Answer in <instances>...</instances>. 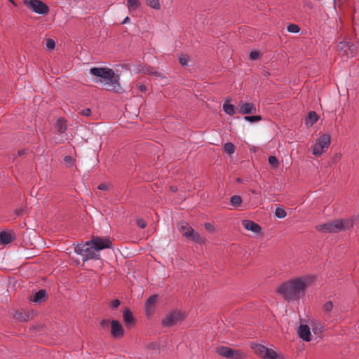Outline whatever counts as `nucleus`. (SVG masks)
Here are the masks:
<instances>
[{
    "label": "nucleus",
    "mask_w": 359,
    "mask_h": 359,
    "mask_svg": "<svg viewBox=\"0 0 359 359\" xmlns=\"http://www.w3.org/2000/svg\"><path fill=\"white\" fill-rule=\"evenodd\" d=\"M313 280L314 277L309 276L295 278L283 283L278 289V292L287 301L297 299Z\"/></svg>",
    "instance_id": "1"
},
{
    "label": "nucleus",
    "mask_w": 359,
    "mask_h": 359,
    "mask_svg": "<svg viewBox=\"0 0 359 359\" xmlns=\"http://www.w3.org/2000/svg\"><path fill=\"white\" fill-rule=\"evenodd\" d=\"M205 228H206L207 229H209V230H210V228H211V224H209V223H206V224H205Z\"/></svg>",
    "instance_id": "47"
},
{
    "label": "nucleus",
    "mask_w": 359,
    "mask_h": 359,
    "mask_svg": "<svg viewBox=\"0 0 359 359\" xmlns=\"http://www.w3.org/2000/svg\"><path fill=\"white\" fill-rule=\"evenodd\" d=\"M109 321L108 320H103L102 322H101V325L103 326V327H105L107 326L108 324H109Z\"/></svg>",
    "instance_id": "41"
},
{
    "label": "nucleus",
    "mask_w": 359,
    "mask_h": 359,
    "mask_svg": "<svg viewBox=\"0 0 359 359\" xmlns=\"http://www.w3.org/2000/svg\"><path fill=\"white\" fill-rule=\"evenodd\" d=\"M298 334L299 337L306 341H310L311 339L310 328L306 325H301L299 326Z\"/></svg>",
    "instance_id": "15"
},
{
    "label": "nucleus",
    "mask_w": 359,
    "mask_h": 359,
    "mask_svg": "<svg viewBox=\"0 0 359 359\" xmlns=\"http://www.w3.org/2000/svg\"><path fill=\"white\" fill-rule=\"evenodd\" d=\"M242 224L243 227L248 231H251L254 233L261 232L262 229L260 226L255 222L248 219H244L242 221Z\"/></svg>",
    "instance_id": "16"
},
{
    "label": "nucleus",
    "mask_w": 359,
    "mask_h": 359,
    "mask_svg": "<svg viewBox=\"0 0 359 359\" xmlns=\"http://www.w3.org/2000/svg\"><path fill=\"white\" fill-rule=\"evenodd\" d=\"M64 163L66 166L70 168L74 165V159L70 156H65L64 157Z\"/></svg>",
    "instance_id": "31"
},
{
    "label": "nucleus",
    "mask_w": 359,
    "mask_h": 359,
    "mask_svg": "<svg viewBox=\"0 0 359 359\" xmlns=\"http://www.w3.org/2000/svg\"><path fill=\"white\" fill-rule=\"evenodd\" d=\"M74 251L77 255L83 257V262H85L90 259L98 260L100 259V255H95L90 251V248L87 245V241L85 243L78 244L74 248Z\"/></svg>",
    "instance_id": "6"
},
{
    "label": "nucleus",
    "mask_w": 359,
    "mask_h": 359,
    "mask_svg": "<svg viewBox=\"0 0 359 359\" xmlns=\"http://www.w3.org/2000/svg\"><path fill=\"white\" fill-rule=\"evenodd\" d=\"M140 5L139 0H127V6L130 13L136 11Z\"/></svg>",
    "instance_id": "24"
},
{
    "label": "nucleus",
    "mask_w": 359,
    "mask_h": 359,
    "mask_svg": "<svg viewBox=\"0 0 359 359\" xmlns=\"http://www.w3.org/2000/svg\"><path fill=\"white\" fill-rule=\"evenodd\" d=\"M13 240V235L11 232L2 231L0 232V243L8 244Z\"/></svg>",
    "instance_id": "20"
},
{
    "label": "nucleus",
    "mask_w": 359,
    "mask_h": 359,
    "mask_svg": "<svg viewBox=\"0 0 359 359\" xmlns=\"http://www.w3.org/2000/svg\"><path fill=\"white\" fill-rule=\"evenodd\" d=\"M80 112H91V111L90 108H86L82 109Z\"/></svg>",
    "instance_id": "46"
},
{
    "label": "nucleus",
    "mask_w": 359,
    "mask_h": 359,
    "mask_svg": "<svg viewBox=\"0 0 359 359\" xmlns=\"http://www.w3.org/2000/svg\"><path fill=\"white\" fill-rule=\"evenodd\" d=\"M55 128L60 133H63L67 130V121L63 118H59L55 123Z\"/></svg>",
    "instance_id": "23"
},
{
    "label": "nucleus",
    "mask_w": 359,
    "mask_h": 359,
    "mask_svg": "<svg viewBox=\"0 0 359 359\" xmlns=\"http://www.w3.org/2000/svg\"><path fill=\"white\" fill-rule=\"evenodd\" d=\"M140 89L141 91H144V90H146V87L144 85H141L140 86Z\"/></svg>",
    "instance_id": "48"
},
{
    "label": "nucleus",
    "mask_w": 359,
    "mask_h": 359,
    "mask_svg": "<svg viewBox=\"0 0 359 359\" xmlns=\"http://www.w3.org/2000/svg\"><path fill=\"white\" fill-rule=\"evenodd\" d=\"M46 46L48 50H53L55 47V42L52 39H48L46 40Z\"/></svg>",
    "instance_id": "34"
},
{
    "label": "nucleus",
    "mask_w": 359,
    "mask_h": 359,
    "mask_svg": "<svg viewBox=\"0 0 359 359\" xmlns=\"http://www.w3.org/2000/svg\"><path fill=\"white\" fill-rule=\"evenodd\" d=\"M123 318L126 325L128 327H131L135 325V320L132 312L129 309L126 308L123 311Z\"/></svg>",
    "instance_id": "17"
},
{
    "label": "nucleus",
    "mask_w": 359,
    "mask_h": 359,
    "mask_svg": "<svg viewBox=\"0 0 359 359\" xmlns=\"http://www.w3.org/2000/svg\"><path fill=\"white\" fill-rule=\"evenodd\" d=\"M184 318V316L182 313L179 311H172L162 320V325L164 327H171L182 321Z\"/></svg>",
    "instance_id": "10"
},
{
    "label": "nucleus",
    "mask_w": 359,
    "mask_h": 359,
    "mask_svg": "<svg viewBox=\"0 0 359 359\" xmlns=\"http://www.w3.org/2000/svg\"><path fill=\"white\" fill-rule=\"evenodd\" d=\"M244 120L246 121H249L251 123H255L258 121H260L262 119L261 116L256 115V116H246L244 118Z\"/></svg>",
    "instance_id": "30"
},
{
    "label": "nucleus",
    "mask_w": 359,
    "mask_h": 359,
    "mask_svg": "<svg viewBox=\"0 0 359 359\" xmlns=\"http://www.w3.org/2000/svg\"><path fill=\"white\" fill-rule=\"evenodd\" d=\"M287 215V213L285 212V210L280 208V207H278L276 208V210H275V216L279 219H283V218H285Z\"/></svg>",
    "instance_id": "27"
},
{
    "label": "nucleus",
    "mask_w": 359,
    "mask_h": 359,
    "mask_svg": "<svg viewBox=\"0 0 359 359\" xmlns=\"http://www.w3.org/2000/svg\"><path fill=\"white\" fill-rule=\"evenodd\" d=\"M337 50L340 55L353 57L357 55L358 47L356 45L346 41H340L337 45Z\"/></svg>",
    "instance_id": "8"
},
{
    "label": "nucleus",
    "mask_w": 359,
    "mask_h": 359,
    "mask_svg": "<svg viewBox=\"0 0 359 359\" xmlns=\"http://www.w3.org/2000/svg\"><path fill=\"white\" fill-rule=\"evenodd\" d=\"M330 144V136L327 134L320 135L316 142L311 146V151L316 156H320L324 154Z\"/></svg>",
    "instance_id": "5"
},
{
    "label": "nucleus",
    "mask_w": 359,
    "mask_h": 359,
    "mask_svg": "<svg viewBox=\"0 0 359 359\" xmlns=\"http://www.w3.org/2000/svg\"><path fill=\"white\" fill-rule=\"evenodd\" d=\"M357 217L353 219L331 220L323 224L316 226L318 231L323 233H337L341 231L348 229L353 226L356 220Z\"/></svg>",
    "instance_id": "3"
},
{
    "label": "nucleus",
    "mask_w": 359,
    "mask_h": 359,
    "mask_svg": "<svg viewBox=\"0 0 359 359\" xmlns=\"http://www.w3.org/2000/svg\"><path fill=\"white\" fill-rule=\"evenodd\" d=\"M319 119L318 114H308L305 118V124L307 128L313 126V125Z\"/></svg>",
    "instance_id": "21"
},
{
    "label": "nucleus",
    "mask_w": 359,
    "mask_h": 359,
    "mask_svg": "<svg viewBox=\"0 0 359 359\" xmlns=\"http://www.w3.org/2000/svg\"><path fill=\"white\" fill-rule=\"evenodd\" d=\"M189 61V57L187 55H183L180 57V63L182 66H187L188 65V62Z\"/></svg>",
    "instance_id": "35"
},
{
    "label": "nucleus",
    "mask_w": 359,
    "mask_h": 359,
    "mask_svg": "<svg viewBox=\"0 0 359 359\" xmlns=\"http://www.w3.org/2000/svg\"><path fill=\"white\" fill-rule=\"evenodd\" d=\"M323 311L325 316L327 318L332 317L334 314L337 313L338 310L334 306L332 302L327 301L323 305Z\"/></svg>",
    "instance_id": "14"
},
{
    "label": "nucleus",
    "mask_w": 359,
    "mask_h": 359,
    "mask_svg": "<svg viewBox=\"0 0 359 359\" xmlns=\"http://www.w3.org/2000/svg\"><path fill=\"white\" fill-rule=\"evenodd\" d=\"M157 301V295H152L147 300L145 304V311L147 315H151L152 313Z\"/></svg>",
    "instance_id": "18"
},
{
    "label": "nucleus",
    "mask_w": 359,
    "mask_h": 359,
    "mask_svg": "<svg viewBox=\"0 0 359 359\" xmlns=\"http://www.w3.org/2000/svg\"><path fill=\"white\" fill-rule=\"evenodd\" d=\"M90 73L99 78L104 88L115 93L121 92V86L119 83L120 76L115 72L108 67H93L90 69Z\"/></svg>",
    "instance_id": "2"
},
{
    "label": "nucleus",
    "mask_w": 359,
    "mask_h": 359,
    "mask_svg": "<svg viewBox=\"0 0 359 359\" xmlns=\"http://www.w3.org/2000/svg\"><path fill=\"white\" fill-rule=\"evenodd\" d=\"M256 111V107L253 103H243L240 106L239 112H252Z\"/></svg>",
    "instance_id": "22"
},
{
    "label": "nucleus",
    "mask_w": 359,
    "mask_h": 359,
    "mask_svg": "<svg viewBox=\"0 0 359 359\" xmlns=\"http://www.w3.org/2000/svg\"><path fill=\"white\" fill-rule=\"evenodd\" d=\"M24 4L33 12L40 15H47L49 12L48 6L40 0H24Z\"/></svg>",
    "instance_id": "7"
},
{
    "label": "nucleus",
    "mask_w": 359,
    "mask_h": 359,
    "mask_svg": "<svg viewBox=\"0 0 359 359\" xmlns=\"http://www.w3.org/2000/svg\"><path fill=\"white\" fill-rule=\"evenodd\" d=\"M137 224L140 228L144 229L147 226V222L142 219H139L137 221Z\"/></svg>",
    "instance_id": "38"
},
{
    "label": "nucleus",
    "mask_w": 359,
    "mask_h": 359,
    "mask_svg": "<svg viewBox=\"0 0 359 359\" xmlns=\"http://www.w3.org/2000/svg\"><path fill=\"white\" fill-rule=\"evenodd\" d=\"M98 189L100 190H106L107 189V185L106 184H100L98 186Z\"/></svg>",
    "instance_id": "40"
},
{
    "label": "nucleus",
    "mask_w": 359,
    "mask_h": 359,
    "mask_svg": "<svg viewBox=\"0 0 359 359\" xmlns=\"http://www.w3.org/2000/svg\"><path fill=\"white\" fill-rule=\"evenodd\" d=\"M251 347L257 355L264 359H276L278 357L276 351L264 345L253 343Z\"/></svg>",
    "instance_id": "9"
},
{
    "label": "nucleus",
    "mask_w": 359,
    "mask_h": 359,
    "mask_svg": "<svg viewBox=\"0 0 359 359\" xmlns=\"http://www.w3.org/2000/svg\"><path fill=\"white\" fill-rule=\"evenodd\" d=\"M242 201H243V200H242L241 197L238 195H234V196H231L230 198V203L234 208L239 207L241 205Z\"/></svg>",
    "instance_id": "25"
},
{
    "label": "nucleus",
    "mask_w": 359,
    "mask_h": 359,
    "mask_svg": "<svg viewBox=\"0 0 359 359\" xmlns=\"http://www.w3.org/2000/svg\"><path fill=\"white\" fill-rule=\"evenodd\" d=\"M47 296L46 290L42 289L35 293L34 297L31 298V301L35 303H41L46 299Z\"/></svg>",
    "instance_id": "19"
},
{
    "label": "nucleus",
    "mask_w": 359,
    "mask_h": 359,
    "mask_svg": "<svg viewBox=\"0 0 359 359\" xmlns=\"http://www.w3.org/2000/svg\"><path fill=\"white\" fill-rule=\"evenodd\" d=\"M147 71L149 74H154L155 73L154 69L152 67H150Z\"/></svg>",
    "instance_id": "44"
},
{
    "label": "nucleus",
    "mask_w": 359,
    "mask_h": 359,
    "mask_svg": "<svg viewBox=\"0 0 359 359\" xmlns=\"http://www.w3.org/2000/svg\"><path fill=\"white\" fill-rule=\"evenodd\" d=\"M11 4H13L15 6H17V4H15L14 0H8Z\"/></svg>",
    "instance_id": "49"
},
{
    "label": "nucleus",
    "mask_w": 359,
    "mask_h": 359,
    "mask_svg": "<svg viewBox=\"0 0 359 359\" xmlns=\"http://www.w3.org/2000/svg\"><path fill=\"white\" fill-rule=\"evenodd\" d=\"M217 352L221 356L229 359H242L243 357V353L241 351L233 350L227 346H219L217 348Z\"/></svg>",
    "instance_id": "11"
},
{
    "label": "nucleus",
    "mask_w": 359,
    "mask_h": 359,
    "mask_svg": "<svg viewBox=\"0 0 359 359\" xmlns=\"http://www.w3.org/2000/svg\"><path fill=\"white\" fill-rule=\"evenodd\" d=\"M171 190L172 191H175L177 190V189L175 187H171Z\"/></svg>",
    "instance_id": "50"
},
{
    "label": "nucleus",
    "mask_w": 359,
    "mask_h": 359,
    "mask_svg": "<svg viewBox=\"0 0 359 359\" xmlns=\"http://www.w3.org/2000/svg\"><path fill=\"white\" fill-rule=\"evenodd\" d=\"M23 210L22 209H17L15 210V214L18 216L21 215L22 214Z\"/></svg>",
    "instance_id": "42"
},
{
    "label": "nucleus",
    "mask_w": 359,
    "mask_h": 359,
    "mask_svg": "<svg viewBox=\"0 0 359 359\" xmlns=\"http://www.w3.org/2000/svg\"><path fill=\"white\" fill-rule=\"evenodd\" d=\"M120 304H121V302H120V301L118 299H114V300L111 302L110 306L113 309H116V308H117L120 305Z\"/></svg>",
    "instance_id": "39"
},
{
    "label": "nucleus",
    "mask_w": 359,
    "mask_h": 359,
    "mask_svg": "<svg viewBox=\"0 0 359 359\" xmlns=\"http://www.w3.org/2000/svg\"><path fill=\"white\" fill-rule=\"evenodd\" d=\"M287 31L291 33H297L299 32L300 28L295 24H290L287 28Z\"/></svg>",
    "instance_id": "32"
},
{
    "label": "nucleus",
    "mask_w": 359,
    "mask_h": 359,
    "mask_svg": "<svg viewBox=\"0 0 359 359\" xmlns=\"http://www.w3.org/2000/svg\"><path fill=\"white\" fill-rule=\"evenodd\" d=\"M130 21V18L128 16H127L124 20L121 22V24H126L127 22H128Z\"/></svg>",
    "instance_id": "45"
},
{
    "label": "nucleus",
    "mask_w": 359,
    "mask_h": 359,
    "mask_svg": "<svg viewBox=\"0 0 359 359\" xmlns=\"http://www.w3.org/2000/svg\"><path fill=\"white\" fill-rule=\"evenodd\" d=\"M224 151L229 155H231L235 152V146L231 142L225 143L224 145Z\"/></svg>",
    "instance_id": "26"
},
{
    "label": "nucleus",
    "mask_w": 359,
    "mask_h": 359,
    "mask_svg": "<svg viewBox=\"0 0 359 359\" xmlns=\"http://www.w3.org/2000/svg\"><path fill=\"white\" fill-rule=\"evenodd\" d=\"M26 153H27L26 150L22 149V150L18 151V156H22V155L25 154Z\"/></svg>",
    "instance_id": "43"
},
{
    "label": "nucleus",
    "mask_w": 359,
    "mask_h": 359,
    "mask_svg": "<svg viewBox=\"0 0 359 359\" xmlns=\"http://www.w3.org/2000/svg\"><path fill=\"white\" fill-rule=\"evenodd\" d=\"M186 227H190L187 223L181 222L179 224L180 231L183 235L185 231H187V229Z\"/></svg>",
    "instance_id": "37"
},
{
    "label": "nucleus",
    "mask_w": 359,
    "mask_h": 359,
    "mask_svg": "<svg viewBox=\"0 0 359 359\" xmlns=\"http://www.w3.org/2000/svg\"><path fill=\"white\" fill-rule=\"evenodd\" d=\"M187 229V231H185L184 233V236L188 238H190L191 240L197 242V243H202L203 242L204 239L203 237L201 236L199 233L197 232H195L194 230L191 227H186Z\"/></svg>",
    "instance_id": "13"
},
{
    "label": "nucleus",
    "mask_w": 359,
    "mask_h": 359,
    "mask_svg": "<svg viewBox=\"0 0 359 359\" xmlns=\"http://www.w3.org/2000/svg\"><path fill=\"white\" fill-rule=\"evenodd\" d=\"M249 57L251 60H256L260 57V53L257 50H253L250 53Z\"/></svg>",
    "instance_id": "36"
},
{
    "label": "nucleus",
    "mask_w": 359,
    "mask_h": 359,
    "mask_svg": "<svg viewBox=\"0 0 359 359\" xmlns=\"http://www.w3.org/2000/svg\"><path fill=\"white\" fill-rule=\"evenodd\" d=\"M147 4L152 8L160 9V3L158 0H146Z\"/></svg>",
    "instance_id": "29"
},
{
    "label": "nucleus",
    "mask_w": 359,
    "mask_h": 359,
    "mask_svg": "<svg viewBox=\"0 0 359 359\" xmlns=\"http://www.w3.org/2000/svg\"><path fill=\"white\" fill-rule=\"evenodd\" d=\"M84 114V115H86V116H90L91 114L86 113V114Z\"/></svg>",
    "instance_id": "51"
},
{
    "label": "nucleus",
    "mask_w": 359,
    "mask_h": 359,
    "mask_svg": "<svg viewBox=\"0 0 359 359\" xmlns=\"http://www.w3.org/2000/svg\"><path fill=\"white\" fill-rule=\"evenodd\" d=\"M124 330L121 324L118 321L113 320L111 323V334L114 338H121L123 337Z\"/></svg>",
    "instance_id": "12"
},
{
    "label": "nucleus",
    "mask_w": 359,
    "mask_h": 359,
    "mask_svg": "<svg viewBox=\"0 0 359 359\" xmlns=\"http://www.w3.org/2000/svg\"><path fill=\"white\" fill-rule=\"evenodd\" d=\"M235 107L234 105L230 104L228 100H226L223 104V110L224 112H235L234 111Z\"/></svg>",
    "instance_id": "28"
},
{
    "label": "nucleus",
    "mask_w": 359,
    "mask_h": 359,
    "mask_svg": "<svg viewBox=\"0 0 359 359\" xmlns=\"http://www.w3.org/2000/svg\"><path fill=\"white\" fill-rule=\"evenodd\" d=\"M87 245H89L90 248L91 252L95 255H100L99 251L110 248L111 243L107 238L93 236L90 240L87 241Z\"/></svg>",
    "instance_id": "4"
},
{
    "label": "nucleus",
    "mask_w": 359,
    "mask_h": 359,
    "mask_svg": "<svg viewBox=\"0 0 359 359\" xmlns=\"http://www.w3.org/2000/svg\"><path fill=\"white\" fill-rule=\"evenodd\" d=\"M269 163L273 168H277L279 165L278 159L273 156H270L269 157Z\"/></svg>",
    "instance_id": "33"
}]
</instances>
